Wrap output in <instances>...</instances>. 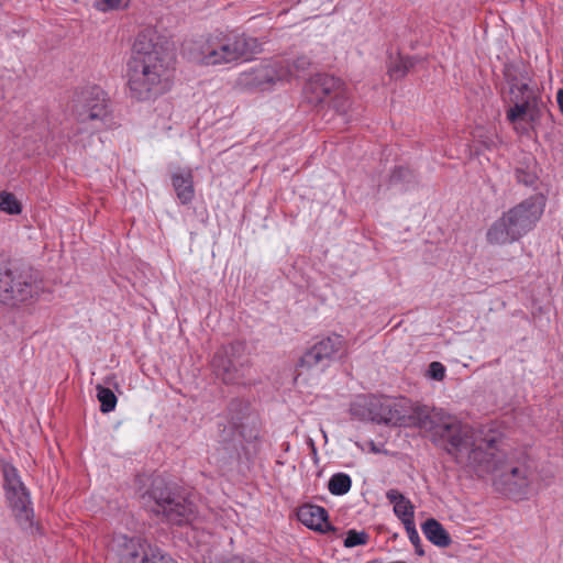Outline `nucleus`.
<instances>
[{"mask_svg": "<svg viewBox=\"0 0 563 563\" xmlns=\"http://www.w3.org/2000/svg\"><path fill=\"white\" fill-rule=\"evenodd\" d=\"M544 210L542 196H532L509 209L487 231L492 244H508L520 240L541 218Z\"/></svg>", "mask_w": 563, "mask_h": 563, "instance_id": "39448f33", "label": "nucleus"}, {"mask_svg": "<svg viewBox=\"0 0 563 563\" xmlns=\"http://www.w3.org/2000/svg\"><path fill=\"white\" fill-rule=\"evenodd\" d=\"M386 498L394 506V512L404 526L415 522V507L404 494L397 489H389L386 493Z\"/></svg>", "mask_w": 563, "mask_h": 563, "instance_id": "f3484780", "label": "nucleus"}, {"mask_svg": "<svg viewBox=\"0 0 563 563\" xmlns=\"http://www.w3.org/2000/svg\"><path fill=\"white\" fill-rule=\"evenodd\" d=\"M405 529H406L409 541L415 547L416 554L419 556L424 555V551H423L422 544H421V539H420V536L418 533L415 522L410 526H405Z\"/></svg>", "mask_w": 563, "mask_h": 563, "instance_id": "c85d7f7f", "label": "nucleus"}, {"mask_svg": "<svg viewBox=\"0 0 563 563\" xmlns=\"http://www.w3.org/2000/svg\"><path fill=\"white\" fill-rule=\"evenodd\" d=\"M505 78L509 86L508 101L510 103L536 102V95L529 86L527 73L517 71L514 67H506Z\"/></svg>", "mask_w": 563, "mask_h": 563, "instance_id": "ddd939ff", "label": "nucleus"}, {"mask_svg": "<svg viewBox=\"0 0 563 563\" xmlns=\"http://www.w3.org/2000/svg\"><path fill=\"white\" fill-rule=\"evenodd\" d=\"M140 563H177V561L157 545L150 543Z\"/></svg>", "mask_w": 563, "mask_h": 563, "instance_id": "412c9836", "label": "nucleus"}, {"mask_svg": "<svg viewBox=\"0 0 563 563\" xmlns=\"http://www.w3.org/2000/svg\"><path fill=\"white\" fill-rule=\"evenodd\" d=\"M349 104H350L349 99L343 96L342 97L336 96V98L333 102V107L335 108V110L342 114L346 113Z\"/></svg>", "mask_w": 563, "mask_h": 563, "instance_id": "2f4dec72", "label": "nucleus"}, {"mask_svg": "<svg viewBox=\"0 0 563 563\" xmlns=\"http://www.w3.org/2000/svg\"><path fill=\"white\" fill-rule=\"evenodd\" d=\"M131 3V0H97L95 8L100 12H109L113 10H124Z\"/></svg>", "mask_w": 563, "mask_h": 563, "instance_id": "bb28decb", "label": "nucleus"}, {"mask_svg": "<svg viewBox=\"0 0 563 563\" xmlns=\"http://www.w3.org/2000/svg\"><path fill=\"white\" fill-rule=\"evenodd\" d=\"M411 66V58L399 57L390 64L388 71L391 78L399 79L407 74Z\"/></svg>", "mask_w": 563, "mask_h": 563, "instance_id": "a878e982", "label": "nucleus"}, {"mask_svg": "<svg viewBox=\"0 0 563 563\" xmlns=\"http://www.w3.org/2000/svg\"><path fill=\"white\" fill-rule=\"evenodd\" d=\"M368 541V534L364 531L349 530L344 539L345 548H354L357 545L366 544Z\"/></svg>", "mask_w": 563, "mask_h": 563, "instance_id": "cd10ccee", "label": "nucleus"}, {"mask_svg": "<svg viewBox=\"0 0 563 563\" xmlns=\"http://www.w3.org/2000/svg\"><path fill=\"white\" fill-rule=\"evenodd\" d=\"M373 422L417 427L446 442L445 449L457 464L478 477H492L496 489L519 496L529 486L527 456L504 446L499 432L463 424L443 409L412 405L406 398L374 397Z\"/></svg>", "mask_w": 563, "mask_h": 563, "instance_id": "f257e3e1", "label": "nucleus"}, {"mask_svg": "<svg viewBox=\"0 0 563 563\" xmlns=\"http://www.w3.org/2000/svg\"><path fill=\"white\" fill-rule=\"evenodd\" d=\"M260 46L257 38L244 33L209 34L194 43L189 57L202 66H224L249 59Z\"/></svg>", "mask_w": 563, "mask_h": 563, "instance_id": "7ed1b4c3", "label": "nucleus"}, {"mask_svg": "<svg viewBox=\"0 0 563 563\" xmlns=\"http://www.w3.org/2000/svg\"><path fill=\"white\" fill-rule=\"evenodd\" d=\"M421 530L424 537L434 545L439 548H446L451 544L452 539L443 526L435 519H427Z\"/></svg>", "mask_w": 563, "mask_h": 563, "instance_id": "a211bd4d", "label": "nucleus"}, {"mask_svg": "<svg viewBox=\"0 0 563 563\" xmlns=\"http://www.w3.org/2000/svg\"><path fill=\"white\" fill-rule=\"evenodd\" d=\"M37 289L29 274L11 268L9 263L0 262V301H25Z\"/></svg>", "mask_w": 563, "mask_h": 563, "instance_id": "1a4fd4ad", "label": "nucleus"}, {"mask_svg": "<svg viewBox=\"0 0 563 563\" xmlns=\"http://www.w3.org/2000/svg\"><path fill=\"white\" fill-rule=\"evenodd\" d=\"M345 341L342 335L333 333L322 338L308 349L300 357L297 367L296 382H299L306 372L311 375L321 374L335 357L343 353Z\"/></svg>", "mask_w": 563, "mask_h": 563, "instance_id": "6e6552de", "label": "nucleus"}, {"mask_svg": "<svg viewBox=\"0 0 563 563\" xmlns=\"http://www.w3.org/2000/svg\"><path fill=\"white\" fill-rule=\"evenodd\" d=\"M407 172L404 167H397L391 175V181L400 180L404 177V174Z\"/></svg>", "mask_w": 563, "mask_h": 563, "instance_id": "72a5a7b5", "label": "nucleus"}, {"mask_svg": "<svg viewBox=\"0 0 563 563\" xmlns=\"http://www.w3.org/2000/svg\"><path fill=\"white\" fill-rule=\"evenodd\" d=\"M76 120L75 132L68 139L85 146V139L112 125L109 99L104 90L89 85L75 92L71 106Z\"/></svg>", "mask_w": 563, "mask_h": 563, "instance_id": "20e7f679", "label": "nucleus"}, {"mask_svg": "<svg viewBox=\"0 0 563 563\" xmlns=\"http://www.w3.org/2000/svg\"><path fill=\"white\" fill-rule=\"evenodd\" d=\"M516 179L526 186H532L537 180V175L530 166H527V168L517 167Z\"/></svg>", "mask_w": 563, "mask_h": 563, "instance_id": "c756f323", "label": "nucleus"}, {"mask_svg": "<svg viewBox=\"0 0 563 563\" xmlns=\"http://www.w3.org/2000/svg\"><path fill=\"white\" fill-rule=\"evenodd\" d=\"M369 444H371V451L372 452H374V453H380L382 452L380 448L377 446L374 441H371Z\"/></svg>", "mask_w": 563, "mask_h": 563, "instance_id": "c9c22d12", "label": "nucleus"}, {"mask_svg": "<svg viewBox=\"0 0 563 563\" xmlns=\"http://www.w3.org/2000/svg\"><path fill=\"white\" fill-rule=\"evenodd\" d=\"M172 184L181 205H188L195 197L194 174L190 168H180L172 175Z\"/></svg>", "mask_w": 563, "mask_h": 563, "instance_id": "dca6fc26", "label": "nucleus"}, {"mask_svg": "<svg viewBox=\"0 0 563 563\" xmlns=\"http://www.w3.org/2000/svg\"><path fill=\"white\" fill-rule=\"evenodd\" d=\"M556 100H558V104L560 107V111L563 114V88L558 91Z\"/></svg>", "mask_w": 563, "mask_h": 563, "instance_id": "f704fd0d", "label": "nucleus"}, {"mask_svg": "<svg viewBox=\"0 0 563 563\" xmlns=\"http://www.w3.org/2000/svg\"><path fill=\"white\" fill-rule=\"evenodd\" d=\"M155 501L156 514H162L166 521L172 525L190 523L195 518L196 506L188 499L176 496L162 478H155L152 483L151 490L143 495V498Z\"/></svg>", "mask_w": 563, "mask_h": 563, "instance_id": "423d86ee", "label": "nucleus"}, {"mask_svg": "<svg viewBox=\"0 0 563 563\" xmlns=\"http://www.w3.org/2000/svg\"><path fill=\"white\" fill-rule=\"evenodd\" d=\"M298 520L307 528L318 532L334 531V528L328 521V511L318 505L306 504L298 508Z\"/></svg>", "mask_w": 563, "mask_h": 563, "instance_id": "2eb2a0df", "label": "nucleus"}, {"mask_svg": "<svg viewBox=\"0 0 563 563\" xmlns=\"http://www.w3.org/2000/svg\"><path fill=\"white\" fill-rule=\"evenodd\" d=\"M352 486V479L346 473H335L328 482V489L334 496L347 494Z\"/></svg>", "mask_w": 563, "mask_h": 563, "instance_id": "aec40b11", "label": "nucleus"}, {"mask_svg": "<svg viewBox=\"0 0 563 563\" xmlns=\"http://www.w3.org/2000/svg\"><path fill=\"white\" fill-rule=\"evenodd\" d=\"M375 395H358L350 405V413L362 421H372Z\"/></svg>", "mask_w": 563, "mask_h": 563, "instance_id": "6ab92c4d", "label": "nucleus"}, {"mask_svg": "<svg viewBox=\"0 0 563 563\" xmlns=\"http://www.w3.org/2000/svg\"><path fill=\"white\" fill-rule=\"evenodd\" d=\"M429 375L435 380H442L445 376V367L440 362H432L429 365Z\"/></svg>", "mask_w": 563, "mask_h": 563, "instance_id": "7c9ffc66", "label": "nucleus"}, {"mask_svg": "<svg viewBox=\"0 0 563 563\" xmlns=\"http://www.w3.org/2000/svg\"><path fill=\"white\" fill-rule=\"evenodd\" d=\"M307 65H309V60L306 57H299L292 65H290V68L295 74L292 78L298 76L297 70L305 69Z\"/></svg>", "mask_w": 563, "mask_h": 563, "instance_id": "473e14b6", "label": "nucleus"}, {"mask_svg": "<svg viewBox=\"0 0 563 563\" xmlns=\"http://www.w3.org/2000/svg\"><path fill=\"white\" fill-rule=\"evenodd\" d=\"M148 545L150 542L142 537L114 533L109 548L120 563H140Z\"/></svg>", "mask_w": 563, "mask_h": 563, "instance_id": "9b49d317", "label": "nucleus"}, {"mask_svg": "<svg viewBox=\"0 0 563 563\" xmlns=\"http://www.w3.org/2000/svg\"><path fill=\"white\" fill-rule=\"evenodd\" d=\"M7 500L21 526H31L34 510L29 489L24 484L7 488L4 490Z\"/></svg>", "mask_w": 563, "mask_h": 563, "instance_id": "f8f14e48", "label": "nucleus"}, {"mask_svg": "<svg viewBox=\"0 0 563 563\" xmlns=\"http://www.w3.org/2000/svg\"><path fill=\"white\" fill-rule=\"evenodd\" d=\"M534 102H518V103H511V107H509L506 111V118L510 123H516L517 120L523 118L526 114H528L533 107Z\"/></svg>", "mask_w": 563, "mask_h": 563, "instance_id": "393cba45", "label": "nucleus"}, {"mask_svg": "<svg viewBox=\"0 0 563 563\" xmlns=\"http://www.w3.org/2000/svg\"><path fill=\"white\" fill-rule=\"evenodd\" d=\"M96 389L97 398L100 401V410L103 413L113 411L117 406V396L114 393L110 388L101 385H98Z\"/></svg>", "mask_w": 563, "mask_h": 563, "instance_id": "5701e85b", "label": "nucleus"}, {"mask_svg": "<svg viewBox=\"0 0 563 563\" xmlns=\"http://www.w3.org/2000/svg\"><path fill=\"white\" fill-rule=\"evenodd\" d=\"M154 32H140L126 64V85L137 101L154 100L170 90L174 68L162 46L154 43Z\"/></svg>", "mask_w": 563, "mask_h": 563, "instance_id": "f03ea898", "label": "nucleus"}, {"mask_svg": "<svg viewBox=\"0 0 563 563\" xmlns=\"http://www.w3.org/2000/svg\"><path fill=\"white\" fill-rule=\"evenodd\" d=\"M295 74L290 64L285 59L262 63L243 75L245 85L266 89L276 82L289 81Z\"/></svg>", "mask_w": 563, "mask_h": 563, "instance_id": "9d476101", "label": "nucleus"}, {"mask_svg": "<svg viewBox=\"0 0 563 563\" xmlns=\"http://www.w3.org/2000/svg\"><path fill=\"white\" fill-rule=\"evenodd\" d=\"M0 211L7 214H19L22 206L15 196L9 191H0Z\"/></svg>", "mask_w": 563, "mask_h": 563, "instance_id": "b1692460", "label": "nucleus"}, {"mask_svg": "<svg viewBox=\"0 0 563 563\" xmlns=\"http://www.w3.org/2000/svg\"><path fill=\"white\" fill-rule=\"evenodd\" d=\"M339 85V80L330 75L317 74L311 77L303 87V97L311 104H318L333 92Z\"/></svg>", "mask_w": 563, "mask_h": 563, "instance_id": "4468645a", "label": "nucleus"}, {"mask_svg": "<svg viewBox=\"0 0 563 563\" xmlns=\"http://www.w3.org/2000/svg\"><path fill=\"white\" fill-rule=\"evenodd\" d=\"M1 472L3 476V488H13L14 486H19L23 484L19 471L16 467L10 462L2 461L1 462Z\"/></svg>", "mask_w": 563, "mask_h": 563, "instance_id": "4be33fe9", "label": "nucleus"}, {"mask_svg": "<svg viewBox=\"0 0 563 563\" xmlns=\"http://www.w3.org/2000/svg\"><path fill=\"white\" fill-rule=\"evenodd\" d=\"M241 341L221 346L213 355L211 367L218 378L225 384H240L250 372L251 361Z\"/></svg>", "mask_w": 563, "mask_h": 563, "instance_id": "0eeeda50", "label": "nucleus"}]
</instances>
